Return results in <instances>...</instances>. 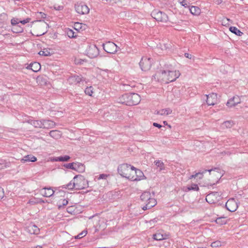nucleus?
<instances>
[{
  "label": "nucleus",
  "mask_w": 248,
  "mask_h": 248,
  "mask_svg": "<svg viewBox=\"0 0 248 248\" xmlns=\"http://www.w3.org/2000/svg\"><path fill=\"white\" fill-rule=\"evenodd\" d=\"M180 76L179 71L174 70L171 65H167L165 69L161 70L154 76L155 79L164 83H169L175 81Z\"/></svg>",
  "instance_id": "1"
},
{
  "label": "nucleus",
  "mask_w": 248,
  "mask_h": 248,
  "mask_svg": "<svg viewBox=\"0 0 248 248\" xmlns=\"http://www.w3.org/2000/svg\"><path fill=\"white\" fill-rule=\"evenodd\" d=\"M19 28L20 27L17 25V27H16V30H18Z\"/></svg>",
  "instance_id": "60"
},
{
  "label": "nucleus",
  "mask_w": 248,
  "mask_h": 248,
  "mask_svg": "<svg viewBox=\"0 0 248 248\" xmlns=\"http://www.w3.org/2000/svg\"><path fill=\"white\" fill-rule=\"evenodd\" d=\"M210 175L209 179V183L208 185L210 186L215 184L222 176L223 174L221 173L220 170L218 168H214L207 170Z\"/></svg>",
  "instance_id": "4"
},
{
  "label": "nucleus",
  "mask_w": 248,
  "mask_h": 248,
  "mask_svg": "<svg viewBox=\"0 0 248 248\" xmlns=\"http://www.w3.org/2000/svg\"><path fill=\"white\" fill-rule=\"evenodd\" d=\"M27 229L30 233L33 234H38L40 232L39 228L36 225L33 224H30L27 227Z\"/></svg>",
  "instance_id": "19"
},
{
  "label": "nucleus",
  "mask_w": 248,
  "mask_h": 248,
  "mask_svg": "<svg viewBox=\"0 0 248 248\" xmlns=\"http://www.w3.org/2000/svg\"><path fill=\"white\" fill-rule=\"evenodd\" d=\"M74 170L78 172H83L85 170V167L84 165L79 162H75Z\"/></svg>",
  "instance_id": "24"
},
{
  "label": "nucleus",
  "mask_w": 248,
  "mask_h": 248,
  "mask_svg": "<svg viewBox=\"0 0 248 248\" xmlns=\"http://www.w3.org/2000/svg\"><path fill=\"white\" fill-rule=\"evenodd\" d=\"M54 193V191L50 187L46 188L45 187L41 190L40 194L46 197H50L52 196Z\"/></svg>",
  "instance_id": "18"
},
{
  "label": "nucleus",
  "mask_w": 248,
  "mask_h": 248,
  "mask_svg": "<svg viewBox=\"0 0 248 248\" xmlns=\"http://www.w3.org/2000/svg\"><path fill=\"white\" fill-rule=\"evenodd\" d=\"M68 203L67 200L63 199L59 201V204L58 205L59 208H61L62 206L66 205Z\"/></svg>",
  "instance_id": "39"
},
{
  "label": "nucleus",
  "mask_w": 248,
  "mask_h": 248,
  "mask_svg": "<svg viewBox=\"0 0 248 248\" xmlns=\"http://www.w3.org/2000/svg\"><path fill=\"white\" fill-rule=\"evenodd\" d=\"M37 158L35 156L32 155H27L21 159V162L22 163H25L27 162H35Z\"/></svg>",
  "instance_id": "25"
},
{
  "label": "nucleus",
  "mask_w": 248,
  "mask_h": 248,
  "mask_svg": "<svg viewBox=\"0 0 248 248\" xmlns=\"http://www.w3.org/2000/svg\"><path fill=\"white\" fill-rule=\"evenodd\" d=\"M85 93L89 96H92L93 93V87L90 86L86 88L85 90Z\"/></svg>",
  "instance_id": "40"
},
{
  "label": "nucleus",
  "mask_w": 248,
  "mask_h": 248,
  "mask_svg": "<svg viewBox=\"0 0 248 248\" xmlns=\"http://www.w3.org/2000/svg\"><path fill=\"white\" fill-rule=\"evenodd\" d=\"M140 96L136 93H125L120 96L118 102L128 106L138 105L140 101Z\"/></svg>",
  "instance_id": "2"
},
{
  "label": "nucleus",
  "mask_w": 248,
  "mask_h": 248,
  "mask_svg": "<svg viewBox=\"0 0 248 248\" xmlns=\"http://www.w3.org/2000/svg\"><path fill=\"white\" fill-rule=\"evenodd\" d=\"M163 123H164L165 124H166V125H167V124H167V122H166V121H164V122H163Z\"/></svg>",
  "instance_id": "59"
},
{
  "label": "nucleus",
  "mask_w": 248,
  "mask_h": 248,
  "mask_svg": "<svg viewBox=\"0 0 248 248\" xmlns=\"http://www.w3.org/2000/svg\"><path fill=\"white\" fill-rule=\"evenodd\" d=\"M190 13L193 15H199L201 13L200 9L197 6H192L189 8Z\"/></svg>",
  "instance_id": "29"
},
{
  "label": "nucleus",
  "mask_w": 248,
  "mask_h": 248,
  "mask_svg": "<svg viewBox=\"0 0 248 248\" xmlns=\"http://www.w3.org/2000/svg\"><path fill=\"white\" fill-rule=\"evenodd\" d=\"M49 135L54 139H59L61 137V132L58 130H52L49 132Z\"/></svg>",
  "instance_id": "30"
},
{
  "label": "nucleus",
  "mask_w": 248,
  "mask_h": 248,
  "mask_svg": "<svg viewBox=\"0 0 248 248\" xmlns=\"http://www.w3.org/2000/svg\"><path fill=\"white\" fill-rule=\"evenodd\" d=\"M221 246V242L220 241H215L212 243L211 246L212 248H216Z\"/></svg>",
  "instance_id": "45"
},
{
  "label": "nucleus",
  "mask_w": 248,
  "mask_h": 248,
  "mask_svg": "<svg viewBox=\"0 0 248 248\" xmlns=\"http://www.w3.org/2000/svg\"><path fill=\"white\" fill-rule=\"evenodd\" d=\"M179 2L185 7H188V3L186 0H179Z\"/></svg>",
  "instance_id": "44"
},
{
  "label": "nucleus",
  "mask_w": 248,
  "mask_h": 248,
  "mask_svg": "<svg viewBox=\"0 0 248 248\" xmlns=\"http://www.w3.org/2000/svg\"><path fill=\"white\" fill-rule=\"evenodd\" d=\"M216 222L219 225L225 224L227 223V219L225 217H220L216 219Z\"/></svg>",
  "instance_id": "33"
},
{
  "label": "nucleus",
  "mask_w": 248,
  "mask_h": 248,
  "mask_svg": "<svg viewBox=\"0 0 248 248\" xmlns=\"http://www.w3.org/2000/svg\"><path fill=\"white\" fill-rule=\"evenodd\" d=\"M234 125V123L232 121H227L223 122L221 125V127L222 129H224L226 128H230Z\"/></svg>",
  "instance_id": "27"
},
{
  "label": "nucleus",
  "mask_w": 248,
  "mask_h": 248,
  "mask_svg": "<svg viewBox=\"0 0 248 248\" xmlns=\"http://www.w3.org/2000/svg\"><path fill=\"white\" fill-rule=\"evenodd\" d=\"M144 178L143 173L140 170L137 169L134 167V168L131 169V173L128 179L133 181H138L144 179Z\"/></svg>",
  "instance_id": "8"
},
{
  "label": "nucleus",
  "mask_w": 248,
  "mask_h": 248,
  "mask_svg": "<svg viewBox=\"0 0 248 248\" xmlns=\"http://www.w3.org/2000/svg\"><path fill=\"white\" fill-rule=\"evenodd\" d=\"M29 202H30V203H32V202H32V201H29Z\"/></svg>",
  "instance_id": "61"
},
{
  "label": "nucleus",
  "mask_w": 248,
  "mask_h": 248,
  "mask_svg": "<svg viewBox=\"0 0 248 248\" xmlns=\"http://www.w3.org/2000/svg\"><path fill=\"white\" fill-rule=\"evenodd\" d=\"M151 16L156 20L163 23H166L169 20L168 16L165 13L157 10H154L151 13Z\"/></svg>",
  "instance_id": "9"
},
{
  "label": "nucleus",
  "mask_w": 248,
  "mask_h": 248,
  "mask_svg": "<svg viewBox=\"0 0 248 248\" xmlns=\"http://www.w3.org/2000/svg\"><path fill=\"white\" fill-rule=\"evenodd\" d=\"M132 168H134V167L127 164H123L118 167V171L121 176L128 179Z\"/></svg>",
  "instance_id": "7"
},
{
  "label": "nucleus",
  "mask_w": 248,
  "mask_h": 248,
  "mask_svg": "<svg viewBox=\"0 0 248 248\" xmlns=\"http://www.w3.org/2000/svg\"><path fill=\"white\" fill-rule=\"evenodd\" d=\"M187 189L188 191L191 190L198 191L199 188L197 185L192 184L191 186L187 187Z\"/></svg>",
  "instance_id": "41"
},
{
  "label": "nucleus",
  "mask_w": 248,
  "mask_h": 248,
  "mask_svg": "<svg viewBox=\"0 0 248 248\" xmlns=\"http://www.w3.org/2000/svg\"><path fill=\"white\" fill-rule=\"evenodd\" d=\"M240 98L238 96L236 95L230 99L227 102L226 105L228 107L231 108L235 106L236 105L240 103Z\"/></svg>",
  "instance_id": "17"
},
{
  "label": "nucleus",
  "mask_w": 248,
  "mask_h": 248,
  "mask_svg": "<svg viewBox=\"0 0 248 248\" xmlns=\"http://www.w3.org/2000/svg\"><path fill=\"white\" fill-rule=\"evenodd\" d=\"M221 194L218 192H212L206 197V201L209 203L213 204L217 202L220 199Z\"/></svg>",
  "instance_id": "13"
},
{
  "label": "nucleus",
  "mask_w": 248,
  "mask_h": 248,
  "mask_svg": "<svg viewBox=\"0 0 248 248\" xmlns=\"http://www.w3.org/2000/svg\"><path fill=\"white\" fill-rule=\"evenodd\" d=\"M87 55L91 58L97 57L99 54V49L95 45H90L86 50Z\"/></svg>",
  "instance_id": "14"
},
{
  "label": "nucleus",
  "mask_w": 248,
  "mask_h": 248,
  "mask_svg": "<svg viewBox=\"0 0 248 248\" xmlns=\"http://www.w3.org/2000/svg\"><path fill=\"white\" fill-rule=\"evenodd\" d=\"M103 49L107 53L114 54L117 51V46L112 42H107L102 45Z\"/></svg>",
  "instance_id": "11"
},
{
  "label": "nucleus",
  "mask_w": 248,
  "mask_h": 248,
  "mask_svg": "<svg viewBox=\"0 0 248 248\" xmlns=\"http://www.w3.org/2000/svg\"><path fill=\"white\" fill-rule=\"evenodd\" d=\"M107 175L106 174H102L99 175V179H106Z\"/></svg>",
  "instance_id": "51"
},
{
  "label": "nucleus",
  "mask_w": 248,
  "mask_h": 248,
  "mask_svg": "<svg viewBox=\"0 0 248 248\" xmlns=\"http://www.w3.org/2000/svg\"><path fill=\"white\" fill-rule=\"evenodd\" d=\"M185 56L187 58H188V59H191V58H192V55L189 53H185Z\"/></svg>",
  "instance_id": "50"
},
{
  "label": "nucleus",
  "mask_w": 248,
  "mask_h": 248,
  "mask_svg": "<svg viewBox=\"0 0 248 248\" xmlns=\"http://www.w3.org/2000/svg\"><path fill=\"white\" fill-rule=\"evenodd\" d=\"M87 232L86 231H82L81 233L75 236L76 239H80L87 234Z\"/></svg>",
  "instance_id": "42"
},
{
  "label": "nucleus",
  "mask_w": 248,
  "mask_h": 248,
  "mask_svg": "<svg viewBox=\"0 0 248 248\" xmlns=\"http://www.w3.org/2000/svg\"><path fill=\"white\" fill-rule=\"evenodd\" d=\"M50 49L49 48H44L42 50H41L38 54L40 55L44 56H50L51 54V53L50 52Z\"/></svg>",
  "instance_id": "31"
},
{
  "label": "nucleus",
  "mask_w": 248,
  "mask_h": 248,
  "mask_svg": "<svg viewBox=\"0 0 248 248\" xmlns=\"http://www.w3.org/2000/svg\"><path fill=\"white\" fill-rule=\"evenodd\" d=\"M198 176V174H197V173L195 174L192 175L189 177V179H191L192 178H195Z\"/></svg>",
  "instance_id": "53"
},
{
  "label": "nucleus",
  "mask_w": 248,
  "mask_h": 248,
  "mask_svg": "<svg viewBox=\"0 0 248 248\" xmlns=\"http://www.w3.org/2000/svg\"><path fill=\"white\" fill-rule=\"evenodd\" d=\"M170 44H164V48L165 49L169 48L170 47Z\"/></svg>",
  "instance_id": "55"
},
{
  "label": "nucleus",
  "mask_w": 248,
  "mask_h": 248,
  "mask_svg": "<svg viewBox=\"0 0 248 248\" xmlns=\"http://www.w3.org/2000/svg\"><path fill=\"white\" fill-rule=\"evenodd\" d=\"M67 34L70 38L74 37V32L72 30H68L67 31Z\"/></svg>",
  "instance_id": "46"
},
{
  "label": "nucleus",
  "mask_w": 248,
  "mask_h": 248,
  "mask_svg": "<svg viewBox=\"0 0 248 248\" xmlns=\"http://www.w3.org/2000/svg\"><path fill=\"white\" fill-rule=\"evenodd\" d=\"M30 69L33 72H37L41 69V65L37 62H34L30 64Z\"/></svg>",
  "instance_id": "28"
},
{
  "label": "nucleus",
  "mask_w": 248,
  "mask_h": 248,
  "mask_svg": "<svg viewBox=\"0 0 248 248\" xmlns=\"http://www.w3.org/2000/svg\"><path fill=\"white\" fill-rule=\"evenodd\" d=\"M76 189H83L88 186V181L81 175H76L73 178Z\"/></svg>",
  "instance_id": "5"
},
{
  "label": "nucleus",
  "mask_w": 248,
  "mask_h": 248,
  "mask_svg": "<svg viewBox=\"0 0 248 248\" xmlns=\"http://www.w3.org/2000/svg\"><path fill=\"white\" fill-rule=\"evenodd\" d=\"M46 23L44 21L33 22L32 28L34 31H36V35L38 36L44 34L46 31L43 29L46 28Z\"/></svg>",
  "instance_id": "6"
},
{
  "label": "nucleus",
  "mask_w": 248,
  "mask_h": 248,
  "mask_svg": "<svg viewBox=\"0 0 248 248\" xmlns=\"http://www.w3.org/2000/svg\"><path fill=\"white\" fill-rule=\"evenodd\" d=\"M153 125L155 126V127H157L158 128H161L162 127V125L157 124V123H154L153 124Z\"/></svg>",
  "instance_id": "52"
},
{
  "label": "nucleus",
  "mask_w": 248,
  "mask_h": 248,
  "mask_svg": "<svg viewBox=\"0 0 248 248\" xmlns=\"http://www.w3.org/2000/svg\"><path fill=\"white\" fill-rule=\"evenodd\" d=\"M75 162L68 163V164L64 165V166L67 169H70L74 170V166H75Z\"/></svg>",
  "instance_id": "43"
},
{
  "label": "nucleus",
  "mask_w": 248,
  "mask_h": 248,
  "mask_svg": "<svg viewBox=\"0 0 248 248\" xmlns=\"http://www.w3.org/2000/svg\"><path fill=\"white\" fill-rule=\"evenodd\" d=\"M65 188H67L70 190L72 189H76V187L74 185V180L73 179L69 183L66 185L65 186Z\"/></svg>",
  "instance_id": "37"
},
{
  "label": "nucleus",
  "mask_w": 248,
  "mask_h": 248,
  "mask_svg": "<svg viewBox=\"0 0 248 248\" xmlns=\"http://www.w3.org/2000/svg\"><path fill=\"white\" fill-rule=\"evenodd\" d=\"M140 199L145 204V205L142 207L143 210L150 209L155 206L156 204V200L154 198H151L149 192L145 191L143 192L140 196Z\"/></svg>",
  "instance_id": "3"
},
{
  "label": "nucleus",
  "mask_w": 248,
  "mask_h": 248,
  "mask_svg": "<svg viewBox=\"0 0 248 248\" xmlns=\"http://www.w3.org/2000/svg\"><path fill=\"white\" fill-rule=\"evenodd\" d=\"M82 80V78L79 76H71L68 79L69 83L71 84H77Z\"/></svg>",
  "instance_id": "21"
},
{
  "label": "nucleus",
  "mask_w": 248,
  "mask_h": 248,
  "mask_svg": "<svg viewBox=\"0 0 248 248\" xmlns=\"http://www.w3.org/2000/svg\"><path fill=\"white\" fill-rule=\"evenodd\" d=\"M28 123L36 128H42V121L30 120Z\"/></svg>",
  "instance_id": "26"
},
{
  "label": "nucleus",
  "mask_w": 248,
  "mask_h": 248,
  "mask_svg": "<svg viewBox=\"0 0 248 248\" xmlns=\"http://www.w3.org/2000/svg\"><path fill=\"white\" fill-rule=\"evenodd\" d=\"M4 197V192L2 189L0 188V200Z\"/></svg>",
  "instance_id": "49"
},
{
  "label": "nucleus",
  "mask_w": 248,
  "mask_h": 248,
  "mask_svg": "<svg viewBox=\"0 0 248 248\" xmlns=\"http://www.w3.org/2000/svg\"><path fill=\"white\" fill-rule=\"evenodd\" d=\"M238 207L237 202L233 199H230L226 203V207L230 212H234Z\"/></svg>",
  "instance_id": "15"
},
{
  "label": "nucleus",
  "mask_w": 248,
  "mask_h": 248,
  "mask_svg": "<svg viewBox=\"0 0 248 248\" xmlns=\"http://www.w3.org/2000/svg\"><path fill=\"white\" fill-rule=\"evenodd\" d=\"M230 31L238 36H241L243 33L235 27H231L230 28Z\"/></svg>",
  "instance_id": "32"
},
{
  "label": "nucleus",
  "mask_w": 248,
  "mask_h": 248,
  "mask_svg": "<svg viewBox=\"0 0 248 248\" xmlns=\"http://www.w3.org/2000/svg\"><path fill=\"white\" fill-rule=\"evenodd\" d=\"M70 157L68 155H65L64 156H59L55 159L56 161H68L70 159Z\"/></svg>",
  "instance_id": "35"
},
{
  "label": "nucleus",
  "mask_w": 248,
  "mask_h": 248,
  "mask_svg": "<svg viewBox=\"0 0 248 248\" xmlns=\"http://www.w3.org/2000/svg\"><path fill=\"white\" fill-rule=\"evenodd\" d=\"M9 166H10V163L9 162L6 163L5 165V168H8V167H9Z\"/></svg>",
  "instance_id": "56"
},
{
  "label": "nucleus",
  "mask_w": 248,
  "mask_h": 248,
  "mask_svg": "<svg viewBox=\"0 0 248 248\" xmlns=\"http://www.w3.org/2000/svg\"><path fill=\"white\" fill-rule=\"evenodd\" d=\"M152 60L151 58H147L146 57H142L139 63L141 69L144 71H147L150 70L152 63Z\"/></svg>",
  "instance_id": "10"
},
{
  "label": "nucleus",
  "mask_w": 248,
  "mask_h": 248,
  "mask_svg": "<svg viewBox=\"0 0 248 248\" xmlns=\"http://www.w3.org/2000/svg\"><path fill=\"white\" fill-rule=\"evenodd\" d=\"M42 128H53L55 125V123L51 120H42Z\"/></svg>",
  "instance_id": "23"
},
{
  "label": "nucleus",
  "mask_w": 248,
  "mask_h": 248,
  "mask_svg": "<svg viewBox=\"0 0 248 248\" xmlns=\"http://www.w3.org/2000/svg\"><path fill=\"white\" fill-rule=\"evenodd\" d=\"M30 20H31V18H26L25 20H19V23H21L22 24H26L27 23H29L30 21Z\"/></svg>",
  "instance_id": "48"
},
{
  "label": "nucleus",
  "mask_w": 248,
  "mask_h": 248,
  "mask_svg": "<svg viewBox=\"0 0 248 248\" xmlns=\"http://www.w3.org/2000/svg\"><path fill=\"white\" fill-rule=\"evenodd\" d=\"M166 235L165 236L160 233H157L154 235V238L158 241H160L166 238Z\"/></svg>",
  "instance_id": "34"
},
{
  "label": "nucleus",
  "mask_w": 248,
  "mask_h": 248,
  "mask_svg": "<svg viewBox=\"0 0 248 248\" xmlns=\"http://www.w3.org/2000/svg\"><path fill=\"white\" fill-rule=\"evenodd\" d=\"M72 207H69L67 208V210L68 213H71L72 212Z\"/></svg>",
  "instance_id": "54"
},
{
  "label": "nucleus",
  "mask_w": 248,
  "mask_h": 248,
  "mask_svg": "<svg viewBox=\"0 0 248 248\" xmlns=\"http://www.w3.org/2000/svg\"><path fill=\"white\" fill-rule=\"evenodd\" d=\"M43 248L40 245H38L35 248Z\"/></svg>",
  "instance_id": "57"
},
{
  "label": "nucleus",
  "mask_w": 248,
  "mask_h": 248,
  "mask_svg": "<svg viewBox=\"0 0 248 248\" xmlns=\"http://www.w3.org/2000/svg\"><path fill=\"white\" fill-rule=\"evenodd\" d=\"M19 23L18 19H12L11 20V24L13 26L12 27V30L13 32L18 33L22 32L23 31L22 28H19L18 30H16V27H17V24Z\"/></svg>",
  "instance_id": "20"
},
{
  "label": "nucleus",
  "mask_w": 248,
  "mask_h": 248,
  "mask_svg": "<svg viewBox=\"0 0 248 248\" xmlns=\"http://www.w3.org/2000/svg\"><path fill=\"white\" fill-rule=\"evenodd\" d=\"M106 74V71H103L102 72V74H102V75H105V74Z\"/></svg>",
  "instance_id": "58"
},
{
  "label": "nucleus",
  "mask_w": 248,
  "mask_h": 248,
  "mask_svg": "<svg viewBox=\"0 0 248 248\" xmlns=\"http://www.w3.org/2000/svg\"><path fill=\"white\" fill-rule=\"evenodd\" d=\"M206 103L208 105H214L217 101V94L212 93L208 95H206Z\"/></svg>",
  "instance_id": "16"
},
{
  "label": "nucleus",
  "mask_w": 248,
  "mask_h": 248,
  "mask_svg": "<svg viewBox=\"0 0 248 248\" xmlns=\"http://www.w3.org/2000/svg\"><path fill=\"white\" fill-rule=\"evenodd\" d=\"M207 171V170H206L202 172H200L197 173V174H198V176L197 177H198L199 179H202L203 177V174Z\"/></svg>",
  "instance_id": "47"
},
{
  "label": "nucleus",
  "mask_w": 248,
  "mask_h": 248,
  "mask_svg": "<svg viewBox=\"0 0 248 248\" xmlns=\"http://www.w3.org/2000/svg\"><path fill=\"white\" fill-rule=\"evenodd\" d=\"M154 163L157 167L160 168V170H163L164 169V163L161 161L155 160Z\"/></svg>",
  "instance_id": "36"
},
{
  "label": "nucleus",
  "mask_w": 248,
  "mask_h": 248,
  "mask_svg": "<svg viewBox=\"0 0 248 248\" xmlns=\"http://www.w3.org/2000/svg\"><path fill=\"white\" fill-rule=\"evenodd\" d=\"M172 110L170 108H166L161 109L159 110H156L155 111V114L160 115L161 116H166L171 114Z\"/></svg>",
  "instance_id": "22"
},
{
  "label": "nucleus",
  "mask_w": 248,
  "mask_h": 248,
  "mask_svg": "<svg viewBox=\"0 0 248 248\" xmlns=\"http://www.w3.org/2000/svg\"><path fill=\"white\" fill-rule=\"evenodd\" d=\"M158 219L157 218H155L152 220H151L150 221L147 222L148 226L150 228H152L155 226V224L158 221Z\"/></svg>",
  "instance_id": "38"
},
{
  "label": "nucleus",
  "mask_w": 248,
  "mask_h": 248,
  "mask_svg": "<svg viewBox=\"0 0 248 248\" xmlns=\"http://www.w3.org/2000/svg\"><path fill=\"white\" fill-rule=\"evenodd\" d=\"M76 11L80 15H85L89 13L90 9L83 2L77 3L75 6Z\"/></svg>",
  "instance_id": "12"
}]
</instances>
